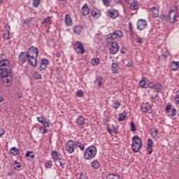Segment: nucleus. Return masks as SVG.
<instances>
[{
    "label": "nucleus",
    "instance_id": "f257e3e1",
    "mask_svg": "<svg viewBox=\"0 0 179 179\" xmlns=\"http://www.w3.org/2000/svg\"><path fill=\"white\" fill-rule=\"evenodd\" d=\"M38 49L34 46H31L27 52H22L19 55V64H25L28 62L33 66H37Z\"/></svg>",
    "mask_w": 179,
    "mask_h": 179
},
{
    "label": "nucleus",
    "instance_id": "f03ea898",
    "mask_svg": "<svg viewBox=\"0 0 179 179\" xmlns=\"http://www.w3.org/2000/svg\"><path fill=\"white\" fill-rule=\"evenodd\" d=\"M97 149L94 145L87 147L84 152V159L86 160H92L96 157Z\"/></svg>",
    "mask_w": 179,
    "mask_h": 179
},
{
    "label": "nucleus",
    "instance_id": "7ed1b4c3",
    "mask_svg": "<svg viewBox=\"0 0 179 179\" xmlns=\"http://www.w3.org/2000/svg\"><path fill=\"white\" fill-rule=\"evenodd\" d=\"M131 149L133 152L138 153L142 147V141L138 136H134L132 137Z\"/></svg>",
    "mask_w": 179,
    "mask_h": 179
},
{
    "label": "nucleus",
    "instance_id": "20e7f679",
    "mask_svg": "<svg viewBox=\"0 0 179 179\" xmlns=\"http://www.w3.org/2000/svg\"><path fill=\"white\" fill-rule=\"evenodd\" d=\"M179 18L178 13L176 10H171L169 13L168 20L170 24H174Z\"/></svg>",
    "mask_w": 179,
    "mask_h": 179
},
{
    "label": "nucleus",
    "instance_id": "39448f33",
    "mask_svg": "<svg viewBox=\"0 0 179 179\" xmlns=\"http://www.w3.org/2000/svg\"><path fill=\"white\" fill-rule=\"evenodd\" d=\"M66 151L69 154L74 153L75 152V148L76 147V141H74L73 140H68L66 145Z\"/></svg>",
    "mask_w": 179,
    "mask_h": 179
},
{
    "label": "nucleus",
    "instance_id": "423d86ee",
    "mask_svg": "<svg viewBox=\"0 0 179 179\" xmlns=\"http://www.w3.org/2000/svg\"><path fill=\"white\" fill-rule=\"evenodd\" d=\"M73 50L79 55H83L85 52L84 45H83L80 41H76V43H73Z\"/></svg>",
    "mask_w": 179,
    "mask_h": 179
},
{
    "label": "nucleus",
    "instance_id": "0eeeda50",
    "mask_svg": "<svg viewBox=\"0 0 179 179\" xmlns=\"http://www.w3.org/2000/svg\"><path fill=\"white\" fill-rule=\"evenodd\" d=\"M123 37V32L120 30H116L113 33H110L108 35V40H115Z\"/></svg>",
    "mask_w": 179,
    "mask_h": 179
},
{
    "label": "nucleus",
    "instance_id": "6e6552de",
    "mask_svg": "<svg viewBox=\"0 0 179 179\" xmlns=\"http://www.w3.org/2000/svg\"><path fill=\"white\" fill-rule=\"evenodd\" d=\"M119 49H120V47L117 42H112L109 51L110 54L115 55L118 52Z\"/></svg>",
    "mask_w": 179,
    "mask_h": 179
},
{
    "label": "nucleus",
    "instance_id": "1a4fd4ad",
    "mask_svg": "<svg viewBox=\"0 0 179 179\" xmlns=\"http://www.w3.org/2000/svg\"><path fill=\"white\" fill-rule=\"evenodd\" d=\"M147 27V22L145 20H138L137 22V29L138 30H144Z\"/></svg>",
    "mask_w": 179,
    "mask_h": 179
},
{
    "label": "nucleus",
    "instance_id": "9d476101",
    "mask_svg": "<svg viewBox=\"0 0 179 179\" xmlns=\"http://www.w3.org/2000/svg\"><path fill=\"white\" fill-rule=\"evenodd\" d=\"M10 76V72L9 71V69H0V77L2 78H6Z\"/></svg>",
    "mask_w": 179,
    "mask_h": 179
},
{
    "label": "nucleus",
    "instance_id": "9b49d317",
    "mask_svg": "<svg viewBox=\"0 0 179 179\" xmlns=\"http://www.w3.org/2000/svg\"><path fill=\"white\" fill-rule=\"evenodd\" d=\"M48 64H49V61L47 59L43 58L39 66L40 71H45Z\"/></svg>",
    "mask_w": 179,
    "mask_h": 179
},
{
    "label": "nucleus",
    "instance_id": "f8f14e48",
    "mask_svg": "<svg viewBox=\"0 0 179 179\" xmlns=\"http://www.w3.org/2000/svg\"><path fill=\"white\" fill-rule=\"evenodd\" d=\"M108 16L112 19H115L118 17L119 13L118 10L115 9H110L108 11Z\"/></svg>",
    "mask_w": 179,
    "mask_h": 179
},
{
    "label": "nucleus",
    "instance_id": "ddd939ff",
    "mask_svg": "<svg viewBox=\"0 0 179 179\" xmlns=\"http://www.w3.org/2000/svg\"><path fill=\"white\" fill-rule=\"evenodd\" d=\"M10 62L8 59H2L0 61V69H9Z\"/></svg>",
    "mask_w": 179,
    "mask_h": 179
},
{
    "label": "nucleus",
    "instance_id": "4468645a",
    "mask_svg": "<svg viewBox=\"0 0 179 179\" xmlns=\"http://www.w3.org/2000/svg\"><path fill=\"white\" fill-rule=\"evenodd\" d=\"M166 111L169 113V116H176L177 114V110L176 108H171V106L166 107Z\"/></svg>",
    "mask_w": 179,
    "mask_h": 179
},
{
    "label": "nucleus",
    "instance_id": "2eb2a0df",
    "mask_svg": "<svg viewBox=\"0 0 179 179\" xmlns=\"http://www.w3.org/2000/svg\"><path fill=\"white\" fill-rule=\"evenodd\" d=\"M152 145L153 142L152 139H148V144H147V151H148V155H150L152 153Z\"/></svg>",
    "mask_w": 179,
    "mask_h": 179
},
{
    "label": "nucleus",
    "instance_id": "dca6fc26",
    "mask_svg": "<svg viewBox=\"0 0 179 179\" xmlns=\"http://www.w3.org/2000/svg\"><path fill=\"white\" fill-rule=\"evenodd\" d=\"M3 79V82H4V85L6 87H10L11 86V82H12V78L11 76L1 78Z\"/></svg>",
    "mask_w": 179,
    "mask_h": 179
},
{
    "label": "nucleus",
    "instance_id": "f3484780",
    "mask_svg": "<svg viewBox=\"0 0 179 179\" xmlns=\"http://www.w3.org/2000/svg\"><path fill=\"white\" fill-rule=\"evenodd\" d=\"M141 109L143 113H146L148 111L151 110V106L148 103H143L141 106Z\"/></svg>",
    "mask_w": 179,
    "mask_h": 179
},
{
    "label": "nucleus",
    "instance_id": "a211bd4d",
    "mask_svg": "<svg viewBox=\"0 0 179 179\" xmlns=\"http://www.w3.org/2000/svg\"><path fill=\"white\" fill-rule=\"evenodd\" d=\"M83 27L82 25H76L73 28V33L76 34H80L83 31Z\"/></svg>",
    "mask_w": 179,
    "mask_h": 179
},
{
    "label": "nucleus",
    "instance_id": "6ab92c4d",
    "mask_svg": "<svg viewBox=\"0 0 179 179\" xmlns=\"http://www.w3.org/2000/svg\"><path fill=\"white\" fill-rule=\"evenodd\" d=\"M85 120L86 119L85 118V117L79 116L76 119V122L78 125L83 126L85 124Z\"/></svg>",
    "mask_w": 179,
    "mask_h": 179
},
{
    "label": "nucleus",
    "instance_id": "aec40b11",
    "mask_svg": "<svg viewBox=\"0 0 179 179\" xmlns=\"http://www.w3.org/2000/svg\"><path fill=\"white\" fill-rule=\"evenodd\" d=\"M119 66L117 62H114L112 63L111 64V71L112 73H113L114 74L117 73L119 71Z\"/></svg>",
    "mask_w": 179,
    "mask_h": 179
},
{
    "label": "nucleus",
    "instance_id": "412c9836",
    "mask_svg": "<svg viewBox=\"0 0 179 179\" xmlns=\"http://www.w3.org/2000/svg\"><path fill=\"white\" fill-rule=\"evenodd\" d=\"M51 156L52 159H53L55 161L61 160L60 155L57 150L52 151Z\"/></svg>",
    "mask_w": 179,
    "mask_h": 179
},
{
    "label": "nucleus",
    "instance_id": "4be33fe9",
    "mask_svg": "<svg viewBox=\"0 0 179 179\" xmlns=\"http://www.w3.org/2000/svg\"><path fill=\"white\" fill-rule=\"evenodd\" d=\"M65 23L66 26L71 27L73 24L72 19L69 14L65 15Z\"/></svg>",
    "mask_w": 179,
    "mask_h": 179
},
{
    "label": "nucleus",
    "instance_id": "5701e85b",
    "mask_svg": "<svg viewBox=\"0 0 179 179\" xmlns=\"http://www.w3.org/2000/svg\"><path fill=\"white\" fill-rule=\"evenodd\" d=\"M90 12V9L87 6V4L84 5L83 7L82 8V14L85 16L89 15Z\"/></svg>",
    "mask_w": 179,
    "mask_h": 179
},
{
    "label": "nucleus",
    "instance_id": "b1692460",
    "mask_svg": "<svg viewBox=\"0 0 179 179\" xmlns=\"http://www.w3.org/2000/svg\"><path fill=\"white\" fill-rule=\"evenodd\" d=\"M179 69V62H173L171 64V69L173 71H178Z\"/></svg>",
    "mask_w": 179,
    "mask_h": 179
},
{
    "label": "nucleus",
    "instance_id": "393cba45",
    "mask_svg": "<svg viewBox=\"0 0 179 179\" xmlns=\"http://www.w3.org/2000/svg\"><path fill=\"white\" fill-rule=\"evenodd\" d=\"M92 15L95 18L98 19L101 16V13L97 9L94 8L92 10Z\"/></svg>",
    "mask_w": 179,
    "mask_h": 179
},
{
    "label": "nucleus",
    "instance_id": "a878e982",
    "mask_svg": "<svg viewBox=\"0 0 179 179\" xmlns=\"http://www.w3.org/2000/svg\"><path fill=\"white\" fill-rule=\"evenodd\" d=\"M139 8V5L138 2H132L130 3V9L131 10H138Z\"/></svg>",
    "mask_w": 179,
    "mask_h": 179
},
{
    "label": "nucleus",
    "instance_id": "bb28decb",
    "mask_svg": "<svg viewBox=\"0 0 179 179\" xmlns=\"http://www.w3.org/2000/svg\"><path fill=\"white\" fill-rule=\"evenodd\" d=\"M120 175L117 173H109L108 176H106V179H119Z\"/></svg>",
    "mask_w": 179,
    "mask_h": 179
},
{
    "label": "nucleus",
    "instance_id": "cd10ccee",
    "mask_svg": "<svg viewBox=\"0 0 179 179\" xmlns=\"http://www.w3.org/2000/svg\"><path fill=\"white\" fill-rule=\"evenodd\" d=\"M100 163L98 162L97 159H94L93 162H92V167L94 168V169H98L100 168Z\"/></svg>",
    "mask_w": 179,
    "mask_h": 179
},
{
    "label": "nucleus",
    "instance_id": "c85d7f7f",
    "mask_svg": "<svg viewBox=\"0 0 179 179\" xmlns=\"http://www.w3.org/2000/svg\"><path fill=\"white\" fill-rule=\"evenodd\" d=\"M91 64L93 66H96L100 64V59L97 57H94V59H92Z\"/></svg>",
    "mask_w": 179,
    "mask_h": 179
},
{
    "label": "nucleus",
    "instance_id": "c756f323",
    "mask_svg": "<svg viewBox=\"0 0 179 179\" xmlns=\"http://www.w3.org/2000/svg\"><path fill=\"white\" fill-rule=\"evenodd\" d=\"M151 11L152 13V16L154 17H157L159 16V10L157 8H156L155 7H153L151 8Z\"/></svg>",
    "mask_w": 179,
    "mask_h": 179
},
{
    "label": "nucleus",
    "instance_id": "7c9ffc66",
    "mask_svg": "<svg viewBox=\"0 0 179 179\" xmlns=\"http://www.w3.org/2000/svg\"><path fill=\"white\" fill-rule=\"evenodd\" d=\"M127 116V112L124 111L120 114L119 121L122 122L125 120V117Z\"/></svg>",
    "mask_w": 179,
    "mask_h": 179
},
{
    "label": "nucleus",
    "instance_id": "2f4dec72",
    "mask_svg": "<svg viewBox=\"0 0 179 179\" xmlns=\"http://www.w3.org/2000/svg\"><path fill=\"white\" fill-rule=\"evenodd\" d=\"M19 149L13 147L10 149V153L13 155V156H17V155H19Z\"/></svg>",
    "mask_w": 179,
    "mask_h": 179
},
{
    "label": "nucleus",
    "instance_id": "473e14b6",
    "mask_svg": "<svg viewBox=\"0 0 179 179\" xmlns=\"http://www.w3.org/2000/svg\"><path fill=\"white\" fill-rule=\"evenodd\" d=\"M146 80L147 78L145 77H143L142 78V80L140 81V86L142 88H145V85H146Z\"/></svg>",
    "mask_w": 179,
    "mask_h": 179
},
{
    "label": "nucleus",
    "instance_id": "72a5a7b5",
    "mask_svg": "<svg viewBox=\"0 0 179 179\" xmlns=\"http://www.w3.org/2000/svg\"><path fill=\"white\" fill-rule=\"evenodd\" d=\"M95 83H98V87H101L103 85V79L101 77H97L96 80H95Z\"/></svg>",
    "mask_w": 179,
    "mask_h": 179
},
{
    "label": "nucleus",
    "instance_id": "f704fd0d",
    "mask_svg": "<svg viewBox=\"0 0 179 179\" xmlns=\"http://www.w3.org/2000/svg\"><path fill=\"white\" fill-rule=\"evenodd\" d=\"M48 132V128L43 127V126L39 127L40 134H47Z\"/></svg>",
    "mask_w": 179,
    "mask_h": 179
},
{
    "label": "nucleus",
    "instance_id": "c9c22d12",
    "mask_svg": "<svg viewBox=\"0 0 179 179\" xmlns=\"http://www.w3.org/2000/svg\"><path fill=\"white\" fill-rule=\"evenodd\" d=\"M37 120L39 123L42 124L43 122L47 121L48 119L46 118V117L41 116V117H37Z\"/></svg>",
    "mask_w": 179,
    "mask_h": 179
},
{
    "label": "nucleus",
    "instance_id": "e433bc0d",
    "mask_svg": "<svg viewBox=\"0 0 179 179\" xmlns=\"http://www.w3.org/2000/svg\"><path fill=\"white\" fill-rule=\"evenodd\" d=\"M76 147H78L79 149H80L81 151L85 150V145L82 144L80 141L76 142Z\"/></svg>",
    "mask_w": 179,
    "mask_h": 179
},
{
    "label": "nucleus",
    "instance_id": "4c0bfd02",
    "mask_svg": "<svg viewBox=\"0 0 179 179\" xmlns=\"http://www.w3.org/2000/svg\"><path fill=\"white\" fill-rule=\"evenodd\" d=\"M45 167L47 169H50L52 167V162L51 160L46 161L45 163Z\"/></svg>",
    "mask_w": 179,
    "mask_h": 179
},
{
    "label": "nucleus",
    "instance_id": "58836bf2",
    "mask_svg": "<svg viewBox=\"0 0 179 179\" xmlns=\"http://www.w3.org/2000/svg\"><path fill=\"white\" fill-rule=\"evenodd\" d=\"M41 0H33V6L34 8H38L41 5Z\"/></svg>",
    "mask_w": 179,
    "mask_h": 179
},
{
    "label": "nucleus",
    "instance_id": "ea45409f",
    "mask_svg": "<svg viewBox=\"0 0 179 179\" xmlns=\"http://www.w3.org/2000/svg\"><path fill=\"white\" fill-rule=\"evenodd\" d=\"M13 163H14V169L17 170V169L22 167L21 164L18 161L15 160L14 161Z\"/></svg>",
    "mask_w": 179,
    "mask_h": 179
},
{
    "label": "nucleus",
    "instance_id": "a19ab883",
    "mask_svg": "<svg viewBox=\"0 0 179 179\" xmlns=\"http://www.w3.org/2000/svg\"><path fill=\"white\" fill-rule=\"evenodd\" d=\"M33 76L37 80H41L42 78L41 74H39L37 71H34Z\"/></svg>",
    "mask_w": 179,
    "mask_h": 179
},
{
    "label": "nucleus",
    "instance_id": "79ce46f5",
    "mask_svg": "<svg viewBox=\"0 0 179 179\" xmlns=\"http://www.w3.org/2000/svg\"><path fill=\"white\" fill-rule=\"evenodd\" d=\"M175 101L176 105H179V90L176 92V96H175Z\"/></svg>",
    "mask_w": 179,
    "mask_h": 179
},
{
    "label": "nucleus",
    "instance_id": "37998d69",
    "mask_svg": "<svg viewBox=\"0 0 179 179\" xmlns=\"http://www.w3.org/2000/svg\"><path fill=\"white\" fill-rule=\"evenodd\" d=\"M59 162L60 166L62 169H64L66 166V161L64 159H59Z\"/></svg>",
    "mask_w": 179,
    "mask_h": 179
},
{
    "label": "nucleus",
    "instance_id": "c03bdc74",
    "mask_svg": "<svg viewBox=\"0 0 179 179\" xmlns=\"http://www.w3.org/2000/svg\"><path fill=\"white\" fill-rule=\"evenodd\" d=\"M25 157H31V158H34L35 156L33 154V152H27V154L25 155Z\"/></svg>",
    "mask_w": 179,
    "mask_h": 179
},
{
    "label": "nucleus",
    "instance_id": "a18cd8bd",
    "mask_svg": "<svg viewBox=\"0 0 179 179\" xmlns=\"http://www.w3.org/2000/svg\"><path fill=\"white\" fill-rule=\"evenodd\" d=\"M9 36H10V32L9 31H8L7 32L3 34V38H4V40H9Z\"/></svg>",
    "mask_w": 179,
    "mask_h": 179
},
{
    "label": "nucleus",
    "instance_id": "49530a36",
    "mask_svg": "<svg viewBox=\"0 0 179 179\" xmlns=\"http://www.w3.org/2000/svg\"><path fill=\"white\" fill-rule=\"evenodd\" d=\"M130 126H131V131L132 132H135L136 131V128L134 122H131Z\"/></svg>",
    "mask_w": 179,
    "mask_h": 179
},
{
    "label": "nucleus",
    "instance_id": "de8ad7c7",
    "mask_svg": "<svg viewBox=\"0 0 179 179\" xmlns=\"http://www.w3.org/2000/svg\"><path fill=\"white\" fill-rule=\"evenodd\" d=\"M120 106V102L116 101L113 103V108L114 109H117Z\"/></svg>",
    "mask_w": 179,
    "mask_h": 179
},
{
    "label": "nucleus",
    "instance_id": "09e8293b",
    "mask_svg": "<svg viewBox=\"0 0 179 179\" xmlns=\"http://www.w3.org/2000/svg\"><path fill=\"white\" fill-rule=\"evenodd\" d=\"M41 124L43 125V127H45V128H49L50 127V122H49L48 120H47L44 122H42Z\"/></svg>",
    "mask_w": 179,
    "mask_h": 179
},
{
    "label": "nucleus",
    "instance_id": "8fccbe9b",
    "mask_svg": "<svg viewBox=\"0 0 179 179\" xmlns=\"http://www.w3.org/2000/svg\"><path fill=\"white\" fill-rule=\"evenodd\" d=\"M136 42H137L138 44H143V42H144V38H141V37H137V38H136Z\"/></svg>",
    "mask_w": 179,
    "mask_h": 179
},
{
    "label": "nucleus",
    "instance_id": "3c124183",
    "mask_svg": "<svg viewBox=\"0 0 179 179\" xmlns=\"http://www.w3.org/2000/svg\"><path fill=\"white\" fill-rule=\"evenodd\" d=\"M152 102H154V103H155L157 100H158V94H155V95H154V96H152Z\"/></svg>",
    "mask_w": 179,
    "mask_h": 179
},
{
    "label": "nucleus",
    "instance_id": "603ef678",
    "mask_svg": "<svg viewBox=\"0 0 179 179\" xmlns=\"http://www.w3.org/2000/svg\"><path fill=\"white\" fill-rule=\"evenodd\" d=\"M103 2L105 6H110V4L111 3L110 0H103Z\"/></svg>",
    "mask_w": 179,
    "mask_h": 179
},
{
    "label": "nucleus",
    "instance_id": "864d4df0",
    "mask_svg": "<svg viewBox=\"0 0 179 179\" xmlns=\"http://www.w3.org/2000/svg\"><path fill=\"white\" fill-rule=\"evenodd\" d=\"M76 95L79 97H82L83 96H84V92H83L82 90H79L76 92Z\"/></svg>",
    "mask_w": 179,
    "mask_h": 179
},
{
    "label": "nucleus",
    "instance_id": "5fc2aeb1",
    "mask_svg": "<svg viewBox=\"0 0 179 179\" xmlns=\"http://www.w3.org/2000/svg\"><path fill=\"white\" fill-rule=\"evenodd\" d=\"M155 89L157 90V92H160V90H162V85L160 84H157L155 85Z\"/></svg>",
    "mask_w": 179,
    "mask_h": 179
},
{
    "label": "nucleus",
    "instance_id": "6e6d98bb",
    "mask_svg": "<svg viewBox=\"0 0 179 179\" xmlns=\"http://www.w3.org/2000/svg\"><path fill=\"white\" fill-rule=\"evenodd\" d=\"M148 86L150 87V88H153L155 87H156V85L154 84L153 83L150 82L148 84Z\"/></svg>",
    "mask_w": 179,
    "mask_h": 179
},
{
    "label": "nucleus",
    "instance_id": "4d7b16f0",
    "mask_svg": "<svg viewBox=\"0 0 179 179\" xmlns=\"http://www.w3.org/2000/svg\"><path fill=\"white\" fill-rule=\"evenodd\" d=\"M5 134V130L3 128H0V138L2 137Z\"/></svg>",
    "mask_w": 179,
    "mask_h": 179
},
{
    "label": "nucleus",
    "instance_id": "13d9d810",
    "mask_svg": "<svg viewBox=\"0 0 179 179\" xmlns=\"http://www.w3.org/2000/svg\"><path fill=\"white\" fill-rule=\"evenodd\" d=\"M169 56V52L168 50H166L165 52L163 54V57L164 58H167Z\"/></svg>",
    "mask_w": 179,
    "mask_h": 179
},
{
    "label": "nucleus",
    "instance_id": "bf43d9fd",
    "mask_svg": "<svg viewBox=\"0 0 179 179\" xmlns=\"http://www.w3.org/2000/svg\"><path fill=\"white\" fill-rule=\"evenodd\" d=\"M50 17H46L44 19L43 22H42L43 24H45V23H48L50 22Z\"/></svg>",
    "mask_w": 179,
    "mask_h": 179
},
{
    "label": "nucleus",
    "instance_id": "052dcab7",
    "mask_svg": "<svg viewBox=\"0 0 179 179\" xmlns=\"http://www.w3.org/2000/svg\"><path fill=\"white\" fill-rule=\"evenodd\" d=\"M79 179H87V178L85 175L81 174V176L79 178Z\"/></svg>",
    "mask_w": 179,
    "mask_h": 179
},
{
    "label": "nucleus",
    "instance_id": "680f3d73",
    "mask_svg": "<svg viewBox=\"0 0 179 179\" xmlns=\"http://www.w3.org/2000/svg\"><path fill=\"white\" fill-rule=\"evenodd\" d=\"M157 133H158V130L157 129H154V134H155V136H157Z\"/></svg>",
    "mask_w": 179,
    "mask_h": 179
},
{
    "label": "nucleus",
    "instance_id": "e2e57ef3",
    "mask_svg": "<svg viewBox=\"0 0 179 179\" xmlns=\"http://www.w3.org/2000/svg\"><path fill=\"white\" fill-rule=\"evenodd\" d=\"M13 175H14V172H10V173H7L8 176H12Z\"/></svg>",
    "mask_w": 179,
    "mask_h": 179
},
{
    "label": "nucleus",
    "instance_id": "0e129e2a",
    "mask_svg": "<svg viewBox=\"0 0 179 179\" xmlns=\"http://www.w3.org/2000/svg\"><path fill=\"white\" fill-rule=\"evenodd\" d=\"M3 101V98L2 96L0 95V102H2Z\"/></svg>",
    "mask_w": 179,
    "mask_h": 179
},
{
    "label": "nucleus",
    "instance_id": "69168bd1",
    "mask_svg": "<svg viewBox=\"0 0 179 179\" xmlns=\"http://www.w3.org/2000/svg\"><path fill=\"white\" fill-rule=\"evenodd\" d=\"M3 3V0H0V3Z\"/></svg>",
    "mask_w": 179,
    "mask_h": 179
},
{
    "label": "nucleus",
    "instance_id": "338daca9",
    "mask_svg": "<svg viewBox=\"0 0 179 179\" xmlns=\"http://www.w3.org/2000/svg\"><path fill=\"white\" fill-rule=\"evenodd\" d=\"M108 132H109V134H112V131L110 129H108Z\"/></svg>",
    "mask_w": 179,
    "mask_h": 179
},
{
    "label": "nucleus",
    "instance_id": "774afa93",
    "mask_svg": "<svg viewBox=\"0 0 179 179\" xmlns=\"http://www.w3.org/2000/svg\"><path fill=\"white\" fill-rule=\"evenodd\" d=\"M114 133H115V134H117V129H115Z\"/></svg>",
    "mask_w": 179,
    "mask_h": 179
}]
</instances>
